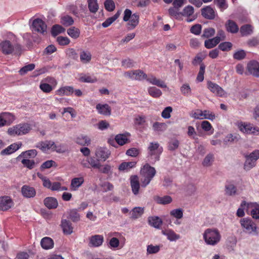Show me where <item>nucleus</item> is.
I'll list each match as a JSON object with an SVG mask.
<instances>
[{
	"mask_svg": "<svg viewBox=\"0 0 259 259\" xmlns=\"http://www.w3.org/2000/svg\"><path fill=\"white\" fill-rule=\"evenodd\" d=\"M156 173L154 167L149 164H146L140 170V182L142 187L145 188L148 185Z\"/></svg>",
	"mask_w": 259,
	"mask_h": 259,
	"instance_id": "1",
	"label": "nucleus"
},
{
	"mask_svg": "<svg viewBox=\"0 0 259 259\" xmlns=\"http://www.w3.org/2000/svg\"><path fill=\"white\" fill-rule=\"evenodd\" d=\"M203 238L207 245L215 246L221 239V235L217 229L209 228L203 233Z\"/></svg>",
	"mask_w": 259,
	"mask_h": 259,
	"instance_id": "2",
	"label": "nucleus"
},
{
	"mask_svg": "<svg viewBox=\"0 0 259 259\" xmlns=\"http://www.w3.org/2000/svg\"><path fill=\"white\" fill-rule=\"evenodd\" d=\"M240 223L245 233L255 236L258 235L256 224L250 219L247 218L241 219L240 220Z\"/></svg>",
	"mask_w": 259,
	"mask_h": 259,
	"instance_id": "3",
	"label": "nucleus"
},
{
	"mask_svg": "<svg viewBox=\"0 0 259 259\" xmlns=\"http://www.w3.org/2000/svg\"><path fill=\"white\" fill-rule=\"evenodd\" d=\"M31 130V126L28 123H20L10 127L8 133L11 136H21L28 133Z\"/></svg>",
	"mask_w": 259,
	"mask_h": 259,
	"instance_id": "4",
	"label": "nucleus"
},
{
	"mask_svg": "<svg viewBox=\"0 0 259 259\" xmlns=\"http://www.w3.org/2000/svg\"><path fill=\"white\" fill-rule=\"evenodd\" d=\"M123 20L128 21L127 23V29L132 30L139 24V16L136 13L132 15L131 10L126 9L124 12Z\"/></svg>",
	"mask_w": 259,
	"mask_h": 259,
	"instance_id": "5",
	"label": "nucleus"
},
{
	"mask_svg": "<svg viewBox=\"0 0 259 259\" xmlns=\"http://www.w3.org/2000/svg\"><path fill=\"white\" fill-rule=\"evenodd\" d=\"M162 148L157 142H151L148 147V157L154 162L159 160Z\"/></svg>",
	"mask_w": 259,
	"mask_h": 259,
	"instance_id": "6",
	"label": "nucleus"
},
{
	"mask_svg": "<svg viewBox=\"0 0 259 259\" xmlns=\"http://www.w3.org/2000/svg\"><path fill=\"white\" fill-rule=\"evenodd\" d=\"M236 125L239 131L245 134L259 135V127L243 122H237Z\"/></svg>",
	"mask_w": 259,
	"mask_h": 259,
	"instance_id": "7",
	"label": "nucleus"
},
{
	"mask_svg": "<svg viewBox=\"0 0 259 259\" xmlns=\"http://www.w3.org/2000/svg\"><path fill=\"white\" fill-rule=\"evenodd\" d=\"M190 115L192 118L198 119H207L213 120L215 118V115L212 112L206 110L202 111L196 109L192 111Z\"/></svg>",
	"mask_w": 259,
	"mask_h": 259,
	"instance_id": "8",
	"label": "nucleus"
},
{
	"mask_svg": "<svg viewBox=\"0 0 259 259\" xmlns=\"http://www.w3.org/2000/svg\"><path fill=\"white\" fill-rule=\"evenodd\" d=\"M123 76L132 80H142L147 78V74L140 69L130 70L124 72Z\"/></svg>",
	"mask_w": 259,
	"mask_h": 259,
	"instance_id": "9",
	"label": "nucleus"
},
{
	"mask_svg": "<svg viewBox=\"0 0 259 259\" xmlns=\"http://www.w3.org/2000/svg\"><path fill=\"white\" fill-rule=\"evenodd\" d=\"M33 31L37 32L42 34L47 32V26L45 22L39 18L35 19L31 26Z\"/></svg>",
	"mask_w": 259,
	"mask_h": 259,
	"instance_id": "10",
	"label": "nucleus"
},
{
	"mask_svg": "<svg viewBox=\"0 0 259 259\" xmlns=\"http://www.w3.org/2000/svg\"><path fill=\"white\" fill-rule=\"evenodd\" d=\"M110 154V151L105 147H98L95 151L96 157L100 161H105Z\"/></svg>",
	"mask_w": 259,
	"mask_h": 259,
	"instance_id": "11",
	"label": "nucleus"
},
{
	"mask_svg": "<svg viewBox=\"0 0 259 259\" xmlns=\"http://www.w3.org/2000/svg\"><path fill=\"white\" fill-rule=\"evenodd\" d=\"M207 87L212 93L219 96L225 97L226 96V93L225 91L215 83L208 81L207 82Z\"/></svg>",
	"mask_w": 259,
	"mask_h": 259,
	"instance_id": "12",
	"label": "nucleus"
},
{
	"mask_svg": "<svg viewBox=\"0 0 259 259\" xmlns=\"http://www.w3.org/2000/svg\"><path fill=\"white\" fill-rule=\"evenodd\" d=\"M12 200L7 196L0 197V210L6 211L13 206Z\"/></svg>",
	"mask_w": 259,
	"mask_h": 259,
	"instance_id": "13",
	"label": "nucleus"
},
{
	"mask_svg": "<svg viewBox=\"0 0 259 259\" xmlns=\"http://www.w3.org/2000/svg\"><path fill=\"white\" fill-rule=\"evenodd\" d=\"M247 70L250 74L255 77L259 76V63L256 61H251L247 66Z\"/></svg>",
	"mask_w": 259,
	"mask_h": 259,
	"instance_id": "14",
	"label": "nucleus"
},
{
	"mask_svg": "<svg viewBox=\"0 0 259 259\" xmlns=\"http://www.w3.org/2000/svg\"><path fill=\"white\" fill-rule=\"evenodd\" d=\"M247 206V209L249 208H253L251 211V215L253 218L255 219H259V205H256V203H247L246 201H243L242 202L241 206Z\"/></svg>",
	"mask_w": 259,
	"mask_h": 259,
	"instance_id": "15",
	"label": "nucleus"
},
{
	"mask_svg": "<svg viewBox=\"0 0 259 259\" xmlns=\"http://www.w3.org/2000/svg\"><path fill=\"white\" fill-rule=\"evenodd\" d=\"M130 184L132 192L135 195H138L140 188L139 177L137 175L131 176L130 177Z\"/></svg>",
	"mask_w": 259,
	"mask_h": 259,
	"instance_id": "16",
	"label": "nucleus"
},
{
	"mask_svg": "<svg viewBox=\"0 0 259 259\" xmlns=\"http://www.w3.org/2000/svg\"><path fill=\"white\" fill-rule=\"evenodd\" d=\"M22 145L21 142L12 144L5 149L2 150L1 155L4 156L12 154L18 150L21 147Z\"/></svg>",
	"mask_w": 259,
	"mask_h": 259,
	"instance_id": "17",
	"label": "nucleus"
},
{
	"mask_svg": "<svg viewBox=\"0 0 259 259\" xmlns=\"http://www.w3.org/2000/svg\"><path fill=\"white\" fill-rule=\"evenodd\" d=\"M104 241V237L102 235H95L89 238V245L90 247H99L101 246Z\"/></svg>",
	"mask_w": 259,
	"mask_h": 259,
	"instance_id": "18",
	"label": "nucleus"
},
{
	"mask_svg": "<svg viewBox=\"0 0 259 259\" xmlns=\"http://www.w3.org/2000/svg\"><path fill=\"white\" fill-rule=\"evenodd\" d=\"M0 49L6 55L12 54L14 50V47L10 41L5 40L0 44Z\"/></svg>",
	"mask_w": 259,
	"mask_h": 259,
	"instance_id": "19",
	"label": "nucleus"
},
{
	"mask_svg": "<svg viewBox=\"0 0 259 259\" xmlns=\"http://www.w3.org/2000/svg\"><path fill=\"white\" fill-rule=\"evenodd\" d=\"M145 79H146L147 81L153 85H157V87L161 88H167V85L163 81L157 78L152 74H149L148 75H147V78Z\"/></svg>",
	"mask_w": 259,
	"mask_h": 259,
	"instance_id": "20",
	"label": "nucleus"
},
{
	"mask_svg": "<svg viewBox=\"0 0 259 259\" xmlns=\"http://www.w3.org/2000/svg\"><path fill=\"white\" fill-rule=\"evenodd\" d=\"M201 14L206 19H214L216 14L215 11L210 6H206L201 9Z\"/></svg>",
	"mask_w": 259,
	"mask_h": 259,
	"instance_id": "21",
	"label": "nucleus"
},
{
	"mask_svg": "<svg viewBox=\"0 0 259 259\" xmlns=\"http://www.w3.org/2000/svg\"><path fill=\"white\" fill-rule=\"evenodd\" d=\"M54 146H55L54 142L52 141H46L37 143L36 147L40 149L44 152H46L49 150H52L53 151Z\"/></svg>",
	"mask_w": 259,
	"mask_h": 259,
	"instance_id": "22",
	"label": "nucleus"
},
{
	"mask_svg": "<svg viewBox=\"0 0 259 259\" xmlns=\"http://www.w3.org/2000/svg\"><path fill=\"white\" fill-rule=\"evenodd\" d=\"M23 196L26 198L33 197L36 194L34 188L29 186L24 185L21 188Z\"/></svg>",
	"mask_w": 259,
	"mask_h": 259,
	"instance_id": "23",
	"label": "nucleus"
},
{
	"mask_svg": "<svg viewBox=\"0 0 259 259\" xmlns=\"http://www.w3.org/2000/svg\"><path fill=\"white\" fill-rule=\"evenodd\" d=\"M80 62L83 64L89 63L92 59V55L88 50H80L79 52Z\"/></svg>",
	"mask_w": 259,
	"mask_h": 259,
	"instance_id": "24",
	"label": "nucleus"
},
{
	"mask_svg": "<svg viewBox=\"0 0 259 259\" xmlns=\"http://www.w3.org/2000/svg\"><path fill=\"white\" fill-rule=\"evenodd\" d=\"M130 136L129 133L120 134L117 135L114 137V140L120 146H123L129 142L128 137Z\"/></svg>",
	"mask_w": 259,
	"mask_h": 259,
	"instance_id": "25",
	"label": "nucleus"
},
{
	"mask_svg": "<svg viewBox=\"0 0 259 259\" xmlns=\"http://www.w3.org/2000/svg\"><path fill=\"white\" fill-rule=\"evenodd\" d=\"M45 205L49 209H54L58 205V201L56 198L52 197L46 198L44 200Z\"/></svg>",
	"mask_w": 259,
	"mask_h": 259,
	"instance_id": "26",
	"label": "nucleus"
},
{
	"mask_svg": "<svg viewBox=\"0 0 259 259\" xmlns=\"http://www.w3.org/2000/svg\"><path fill=\"white\" fill-rule=\"evenodd\" d=\"M148 223L151 226L159 229L162 224V220L157 216H151L148 218Z\"/></svg>",
	"mask_w": 259,
	"mask_h": 259,
	"instance_id": "27",
	"label": "nucleus"
},
{
	"mask_svg": "<svg viewBox=\"0 0 259 259\" xmlns=\"http://www.w3.org/2000/svg\"><path fill=\"white\" fill-rule=\"evenodd\" d=\"M162 234L167 237L168 240L170 241H175L180 238V236L177 234L172 230H165L162 231Z\"/></svg>",
	"mask_w": 259,
	"mask_h": 259,
	"instance_id": "28",
	"label": "nucleus"
},
{
	"mask_svg": "<svg viewBox=\"0 0 259 259\" xmlns=\"http://www.w3.org/2000/svg\"><path fill=\"white\" fill-rule=\"evenodd\" d=\"M75 142L81 146H88L91 144V140L89 136L81 135L76 138Z\"/></svg>",
	"mask_w": 259,
	"mask_h": 259,
	"instance_id": "29",
	"label": "nucleus"
},
{
	"mask_svg": "<svg viewBox=\"0 0 259 259\" xmlns=\"http://www.w3.org/2000/svg\"><path fill=\"white\" fill-rule=\"evenodd\" d=\"M226 30L232 33H236L239 30L237 24L233 21L229 20L225 24Z\"/></svg>",
	"mask_w": 259,
	"mask_h": 259,
	"instance_id": "30",
	"label": "nucleus"
},
{
	"mask_svg": "<svg viewBox=\"0 0 259 259\" xmlns=\"http://www.w3.org/2000/svg\"><path fill=\"white\" fill-rule=\"evenodd\" d=\"M96 109L100 114L108 115L111 113V109L107 104H98L96 105Z\"/></svg>",
	"mask_w": 259,
	"mask_h": 259,
	"instance_id": "31",
	"label": "nucleus"
},
{
	"mask_svg": "<svg viewBox=\"0 0 259 259\" xmlns=\"http://www.w3.org/2000/svg\"><path fill=\"white\" fill-rule=\"evenodd\" d=\"M61 226L65 234H70L73 232V227L71 223L68 220H63L62 221Z\"/></svg>",
	"mask_w": 259,
	"mask_h": 259,
	"instance_id": "32",
	"label": "nucleus"
},
{
	"mask_svg": "<svg viewBox=\"0 0 259 259\" xmlns=\"http://www.w3.org/2000/svg\"><path fill=\"white\" fill-rule=\"evenodd\" d=\"M41 247L45 249H49L54 246L53 240L50 237H44L40 242Z\"/></svg>",
	"mask_w": 259,
	"mask_h": 259,
	"instance_id": "33",
	"label": "nucleus"
},
{
	"mask_svg": "<svg viewBox=\"0 0 259 259\" xmlns=\"http://www.w3.org/2000/svg\"><path fill=\"white\" fill-rule=\"evenodd\" d=\"M154 200L158 204L165 205L169 204L172 202V198L168 195L163 197L155 196Z\"/></svg>",
	"mask_w": 259,
	"mask_h": 259,
	"instance_id": "34",
	"label": "nucleus"
},
{
	"mask_svg": "<svg viewBox=\"0 0 259 259\" xmlns=\"http://www.w3.org/2000/svg\"><path fill=\"white\" fill-rule=\"evenodd\" d=\"M74 92L73 88L70 86L62 87L57 90V94L60 96H69Z\"/></svg>",
	"mask_w": 259,
	"mask_h": 259,
	"instance_id": "35",
	"label": "nucleus"
},
{
	"mask_svg": "<svg viewBox=\"0 0 259 259\" xmlns=\"http://www.w3.org/2000/svg\"><path fill=\"white\" fill-rule=\"evenodd\" d=\"M241 139L240 136L238 134H228L227 135L224 140V142L225 144H228L229 143L237 142Z\"/></svg>",
	"mask_w": 259,
	"mask_h": 259,
	"instance_id": "36",
	"label": "nucleus"
},
{
	"mask_svg": "<svg viewBox=\"0 0 259 259\" xmlns=\"http://www.w3.org/2000/svg\"><path fill=\"white\" fill-rule=\"evenodd\" d=\"M37 151L35 149L29 150L23 152L18 157V158L23 157L25 159L33 158L37 155Z\"/></svg>",
	"mask_w": 259,
	"mask_h": 259,
	"instance_id": "37",
	"label": "nucleus"
},
{
	"mask_svg": "<svg viewBox=\"0 0 259 259\" xmlns=\"http://www.w3.org/2000/svg\"><path fill=\"white\" fill-rule=\"evenodd\" d=\"M214 159V154L210 153H208L204 157L202 164L204 167H209L212 164Z\"/></svg>",
	"mask_w": 259,
	"mask_h": 259,
	"instance_id": "38",
	"label": "nucleus"
},
{
	"mask_svg": "<svg viewBox=\"0 0 259 259\" xmlns=\"http://www.w3.org/2000/svg\"><path fill=\"white\" fill-rule=\"evenodd\" d=\"M84 182L83 177L73 178L71 182V186L73 190H76Z\"/></svg>",
	"mask_w": 259,
	"mask_h": 259,
	"instance_id": "39",
	"label": "nucleus"
},
{
	"mask_svg": "<svg viewBox=\"0 0 259 259\" xmlns=\"http://www.w3.org/2000/svg\"><path fill=\"white\" fill-rule=\"evenodd\" d=\"M152 128L156 132H163L166 130L167 125L165 123L155 122L153 124Z\"/></svg>",
	"mask_w": 259,
	"mask_h": 259,
	"instance_id": "40",
	"label": "nucleus"
},
{
	"mask_svg": "<svg viewBox=\"0 0 259 259\" xmlns=\"http://www.w3.org/2000/svg\"><path fill=\"white\" fill-rule=\"evenodd\" d=\"M88 161H89V167H92L94 168L100 169L102 165L100 163V161L96 158L90 157H88Z\"/></svg>",
	"mask_w": 259,
	"mask_h": 259,
	"instance_id": "41",
	"label": "nucleus"
},
{
	"mask_svg": "<svg viewBox=\"0 0 259 259\" xmlns=\"http://www.w3.org/2000/svg\"><path fill=\"white\" fill-rule=\"evenodd\" d=\"M144 213V208L141 207H135L131 211V217L134 219H137L140 217Z\"/></svg>",
	"mask_w": 259,
	"mask_h": 259,
	"instance_id": "42",
	"label": "nucleus"
},
{
	"mask_svg": "<svg viewBox=\"0 0 259 259\" xmlns=\"http://www.w3.org/2000/svg\"><path fill=\"white\" fill-rule=\"evenodd\" d=\"M240 32L242 36H247L252 34V27L249 24H246L241 27Z\"/></svg>",
	"mask_w": 259,
	"mask_h": 259,
	"instance_id": "43",
	"label": "nucleus"
},
{
	"mask_svg": "<svg viewBox=\"0 0 259 259\" xmlns=\"http://www.w3.org/2000/svg\"><path fill=\"white\" fill-rule=\"evenodd\" d=\"M148 92L151 96L155 98H159L162 95L161 91L154 87H149Z\"/></svg>",
	"mask_w": 259,
	"mask_h": 259,
	"instance_id": "44",
	"label": "nucleus"
},
{
	"mask_svg": "<svg viewBox=\"0 0 259 259\" xmlns=\"http://www.w3.org/2000/svg\"><path fill=\"white\" fill-rule=\"evenodd\" d=\"M1 114L4 118L5 124H7V125H10L15 120V116L12 113L9 112H3Z\"/></svg>",
	"mask_w": 259,
	"mask_h": 259,
	"instance_id": "45",
	"label": "nucleus"
},
{
	"mask_svg": "<svg viewBox=\"0 0 259 259\" xmlns=\"http://www.w3.org/2000/svg\"><path fill=\"white\" fill-rule=\"evenodd\" d=\"M60 23L65 26L72 25L74 23L73 18L69 15H65L61 18Z\"/></svg>",
	"mask_w": 259,
	"mask_h": 259,
	"instance_id": "46",
	"label": "nucleus"
},
{
	"mask_svg": "<svg viewBox=\"0 0 259 259\" xmlns=\"http://www.w3.org/2000/svg\"><path fill=\"white\" fill-rule=\"evenodd\" d=\"M67 34L72 38L76 39L80 35V30L75 27H71L67 30Z\"/></svg>",
	"mask_w": 259,
	"mask_h": 259,
	"instance_id": "47",
	"label": "nucleus"
},
{
	"mask_svg": "<svg viewBox=\"0 0 259 259\" xmlns=\"http://www.w3.org/2000/svg\"><path fill=\"white\" fill-rule=\"evenodd\" d=\"M181 93L185 96L189 97L192 94V90L188 83L183 84L180 88Z\"/></svg>",
	"mask_w": 259,
	"mask_h": 259,
	"instance_id": "48",
	"label": "nucleus"
},
{
	"mask_svg": "<svg viewBox=\"0 0 259 259\" xmlns=\"http://www.w3.org/2000/svg\"><path fill=\"white\" fill-rule=\"evenodd\" d=\"M88 7L91 12L95 13L99 9L97 0H88Z\"/></svg>",
	"mask_w": 259,
	"mask_h": 259,
	"instance_id": "49",
	"label": "nucleus"
},
{
	"mask_svg": "<svg viewBox=\"0 0 259 259\" xmlns=\"http://www.w3.org/2000/svg\"><path fill=\"white\" fill-rule=\"evenodd\" d=\"M53 151H56L59 153H64L68 151L67 147L66 145L63 144H56L53 147Z\"/></svg>",
	"mask_w": 259,
	"mask_h": 259,
	"instance_id": "50",
	"label": "nucleus"
},
{
	"mask_svg": "<svg viewBox=\"0 0 259 259\" xmlns=\"http://www.w3.org/2000/svg\"><path fill=\"white\" fill-rule=\"evenodd\" d=\"M65 29L61 25L56 24L52 28L51 33L52 35L56 36L60 33L64 32Z\"/></svg>",
	"mask_w": 259,
	"mask_h": 259,
	"instance_id": "51",
	"label": "nucleus"
},
{
	"mask_svg": "<svg viewBox=\"0 0 259 259\" xmlns=\"http://www.w3.org/2000/svg\"><path fill=\"white\" fill-rule=\"evenodd\" d=\"M168 14L170 17L176 19H179L181 15V12H179V8L174 6L168 9Z\"/></svg>",
	"mask_w": 259,
	"mask_h": 259,
	"instance_id": "52",
	"label": "nucleus"
},
{
	"mask_svg": "<svg viewBox=\"0 0 259 259\" xmlns=\"http://www.w3.org/2000/svg\"><path fill=\"white\" fill-rule=\"evenodd\" d=\"M118 234L117 233H114V248L118 247L119 248H121L124 245L125 243V239L124 238H121L120 239H118L116 238Z\"/></svg>",
	"mask_w": 259,
	"mask_h": 259,
	"instance_id": "53",
	"label": "nucleus"
},
{
	"mask_svg": "<svg viewBox=\"0 0 259 259\" xmlns=\"http://www.w3.org/2000/svg\"><path fill=\"white\" fill-rule=\"evenodd\" d=\"M170 214L177 220L181 219L183 217V210L182 208L172 209L170 211Z\"/></svg>",
	"mask_w": 259,
	"mask_h": 259,
	"instance_id": "54",
	"label": "nucleus"
},
{
	"mask_svg": "<svg viewBox=\"0 0 259 259\" xmlns=\"http://www.w3.org/2000/svg\"><path fill=\"white\" fill-rule=\"evenodd\" d=\"M246 160L244 164V168L245 170H249L255 167L256 165V162L251 160V159L245 157Z\"/></svg>",
	"mask_w": 259,
	"mask_h": 259,
	"instance_id": "55",
	"label": "nucleus"
},
{
	"mask_svg": "<svg viewBox=\"0 0 259 259\" xmlns=\"http://www.w3.org/2000/svg\"><path fill=\"white\" fill-rule=\"evenodd\" d=\"M194 8L191 6H187L185 7L183 10V12H181V15L184 16L190 17L192 16L194 14Z\"/></svg>",
	"mask_w": 259,
	"mask_h": 259,
	"instance_id": "56",
	"label": "nucleus"
},
{
	"mask_svg": "<svg viewBox=\"0 0 259 259\" xmlns=\"http://www.w3.org/2000/svg\"><path fill=\"white\" fill-rule=\"evenodd\" d=\"M136 164V162L131 161L127 162H122L119 166L120 170H123L128 168L134 167Z\"/></svg>",
	"mask_w": 259,
	"mask_h": 259,
	"instance_id": "57",
	"label": "nucleus"
},
{
	"mask_svg": "<svg viewBox=\"0 0 259 259\" xmlns=\"http://www.w3.org/2000/svg\"><path fill=\"white\" fill-rule=\"evenodd\" d=\"M35 68V64L31 63L23 67L20 70L19 73L21 75H24L27 72L32 71Z\"/></svg>",
	"mask_w": 259,
	"mask_h": 259,
	"instance_id": "58",
	"label": "nucleus"
},
{
	"mask_svg": "<svg viewBox=\"0 0 259 259\" xmlns=\"http://www.w3.org/2000/svg\"><path fill=\"white\" fill-rule=\"evenodd\" d=\"M160 250V247L159 245H153L152 244L148 245L147 247V253L154 254L156 253Z\"/></svg>",
	"mask_w": 259,
	"mask_h": 259,
	"instance_id": "59",
	"label": "nucleus"
},
{
	"mask_svg": "<svg viewBox=\"0 0 259 259\" xmlns=\"http://www.w3.org/2000/svg\"><path fill=\"white\" fill-rule=\"evenodd\" d=\"M39 88L44 92L46 93L51 92L54 88L51 85L47 82H41Z\"/></svg>",
	"mask_w": 259,
	"mask_h": 259,
	"instance_id": "60",
	"label": "nucleus"
},
{
	"mask_svg": "<svg viewBox=\"0 0 259 259\" xmlns=\"http://www.w3.org/2000/svg\"><path fill=\"white\" fill-rule=\"evenodd\" d=\"M226 192L229 195H233L235 194L236 192V188L232 184H229L226 186Z\"/></svg>",
	"mask_w": 259,
	"mask_h": 259,
	"instance_id": "61",
	"label": "nucleus"
},
{
	"mask_svg": "<svg viewBox=\"0 0 259 259\" xmlns=\"http://www.w3.org/2000/svg\"><path fill=\"white\" fill-rule=\"evenodd\" d=\"M69 218L73 222H77L80 219V215L76 209H72L69 212Z\"/></svg>",
	"mask_w": 259,
	"mask_h": 259,
	"instance_id": "62",
	"label": "nucleus"
},
{
	"mask_svg": "<svg viewBox=\"0 0 259 259\" xmlns=\"http://www.w3.org/2000/svg\"><path fill=\"white\" fill-rule=\"evenodd\" d=\"M121 65L125 68H132L135 66V63L132 60L127 58L122 61Z\"/></svg>",
	"mask_w": 259,
	"mask_h": 259,
	"instance_id": "63",
	"label": "nucleus"
},
{
	"mask_svg": "<svg viewBox=\"0 0 259 259\" xmlns=\"http://www.w3.org/2000/svg\"><path fill=\"white\" fill-rule=\"evenodd\" d=\"M245 157H248L256 162L259 159V150H255L250 154L245 155Z\"/></svg>",
	"mask_w": 259,
	"mask_h": 259,
	"instance_id": "64",
	"label": "nucleus"
}]
</instances>
